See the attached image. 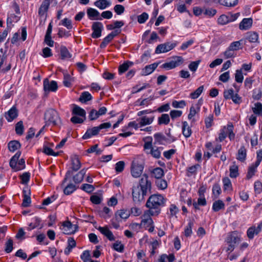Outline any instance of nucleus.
<instances>
[{
    "label": "nucleus",
    "mask_w": 262,
    "mask_h": 262,
    "mask_svg": "<svg viewBox=\"0 0 262 262\" xmlns=\"http://www.w3.org/2000/svg\"><path fill=\"white\" fill-rule=\"evenodd\" d=\"M61 229L65 234H72L75 232V230L73 229V225L69 221H65L62 223Z\"/></svg>",
    "instance_id": "obj_22"
},
{
    "label": "nucleus",
    "mask_w": 262,
    "mask_h": 262,
    "mask_svg": "<svg viewBox=\"0 0 262 262\" xmlns=\"http://www.w3.org/2000/svg\"><path fill=\"white\" fill-rule=\"evenodd\" d=\"M200 167V165L195 164L194 165H192L191 166L188 167L187 168L186 171L187 173L186 175L187 177H191L192 175H195L196 174L197 169Z\"/></svg>",
    "instance_id": "obj_49"
},
{
    "label": "nucleus",
    "mask_w": 262,
    "mask_h": 262,
    "mask_svg": "<svg viewBox=\"0 0 262 262\" xmlns=\"http://www.w3.org/2000/svg\"><path fill=\"white\" fill-rule=\"evenodd\" d=\"M81 189L86 192L90 193L94 190L95 187L91 184H83L81 186Z\"/></svg>",
    "instance_id": "obj_59"
},
{
    "label": "nucleus",
    "mask_w": 262,
    "mask_h": 262,
    "mask_svg": "<svg viewBox=\"0 0 262 262\" xmlns=\"http://www.w3.org/2000/svg\"><path fill=\"white\" fill-rule=\"evenodd\" d=\"M262 230V221L259 222L257 227L252 226L249 227L247 231V235L249 239H252L254 238L255 235L258 234Z\"/></svg>",
    "instance_id": "obj_14"
},
{
    "label": "nucleus",
    "mask_w": 262,
    "mask_h": 262,
    "mask_svg": "<svg viewBox=\"0 0 262 262\" xmlns=\"http://www.w3.org/2000/svg\"><path fill=\"white\" fill-rule=\"evenodd\" d=\"M113 39L111 37V36L108 34L103 39V41L100 45V48L101 49L105 48L106 46L111 42Z\"/></svg>",
    "instance_id": "obj_62"
},
{
    "label": "nucleus",
    "mask_w": 262,
    "mask_h": 262,
    "mask_svg": "<svg viewBox=\"0 0 262 262\" xmlns=\"http://www.w3.org/2000/svg\"><path fill=\"white\" fill-rule=\"evenodd\" d=\"M144 142L143 145L144 150L147 154H150L156 159H159L161 157L160 148L162 147H154L152 146V138L151 136H147L143 139Z\"/></svg>",
    "instance_id": "obj_2"
},
{
    "label": "nucleus",
    "mask_w": 262,
    "mask_h": 262,
    "mask_svg": "<svg viewBox=\"0 0 262 262\" xmlns=\"http://www.w3.org/2000/svg\"><path fill=\"white\" fill-rule=\"evenodd\" d=\"M254 106L252 110L253 113L259 116H262V103L260 102H256L254 104Z\"/></svg>",
    "instance_id": "obj_48"
},
{
    "label": "nucleus",
    "mask_w": 262,
    "mask_h": 262,
    "mask_svg": "<svg viewBox=\"0 0 262 262\" xmlns=\"http://www.w3.org/2000/svg\"><path fill=\"white\" fill-rule=\"evenodd\" d=\"M200 111V107H198L197 108L194 106L192 105L190 108L189 113L188 115V119L191 120L192 118Z\"/></svg>",
    "instance_id": "obj_61"
},
{
    "label": "nucleus",
    "mask_w": 262,
    "mask_h": 262,
    "mask_svg": "<svg viewBox=\"0 0 262 262\" xmlns=\"http://www.w3.org/2000/svg\"><path fill=\"white\" fill-rule=\"evenodd\" d=\"M258 166L256 165L255 164L253 163L249 167L246 175V179L249 180L255 175L257 167Z\"/></svg>",
    "instance_id": "obj_44"
},
{
    "label": "nucleus",
    "mask_w": 262,
    "mask_h": 262,
    "mask_svg": "<svg viewBox=\"0 0 262 262\" xmlns=\"http://www.w3.org/2000/svg\"><path fill=\"white\" fill-rule=\"evenodd\" d=\"M44 119L46 125H57L61 123L58 112L54 109H49L45 113Z\"/></svg>",
    "instance_id": "obj_4"
},
{
    "label": "nucleus",
    "mask_w": 262,
    "mask_h": 262,
    "mask_svg": "<svg viewBox=\"0 0 262 262\" xmlns=\"http://www.w3.org/2000/svg\"><path fill=\"white\" fill-rule=\"evenodd\" d=\"M15 132L18 135H23L24 130L23 122L22 121H19L15 125Z\"/></svg>",
    "instance_id": "obj_56"
},
{
    "label": "nucleus",
    "mask_w": 262,
    "mask_h": 262,
    "mask_svg": "<svg viewBox=\"0 0 262 262\" xmlns=\"http://www.w3.org/2000/svg\"><path fill=\"white\" fill-rule=\"evenodd\" d=\"M18 115V110L15 106H13L8 112L5 114V117L8 122H12L16 118Z\"/></svg>",
    "instance_id": "obj_17"
},
{
    "label": "nucleus",
    "mask_w": 262,
    "mask_h": 262,
    "mask_svg": "<svg viewBox=\"0 0 262 262\" xmlns=\"http://www.w3.org/2000/svg\"><path fill=\"white\" fill-rule=\"evenodd\" d=\"M170 122V117L167 114H163L158 118V124L161 125H167Z\"/></svg>",
    "instance_id": "obj_43"
},
{
    "label": "nucleus",
    "mask_w": 262,
    "mask_h": 262,
    "mask_svg": "<svg viewBox=\"0 0 262 262\" xmlns=\"http://www.w3.org/2000/svg\"><path fill=\"white\" fill-rule=\"evenodd\" d=\"M13 249V241L11 238H9L6 242L5 251L7 253H9L12 251Z\"/></svg>",
    "instance_id": "obj_58"
},
{
    "label": "nucleus",
    "mask_w": 262,
    "mask_h": 262,
    "mask_svg": "<svg viewBox=\"0 0 262 262\" xmlns=\"http://www.w3.org/2000/svg\"><path fill=\"white\" fill-rule=\"evenodd\" d=\"M218 24L221 25H225L230 23L228 15L223 14L221 15L217 19Z\"/></svg>",
    "instance_id": "obj_57"
},
{
    "label": "nucleus",
    "mask_w": 262,
    "mask_h": 262,
    "mask_svg": "<svg viewBox=\"0 0 262 262\" xmlns=\"http://www.w3.org/2000/svg\"><path fill=\"white\" fill-rule=\"evenodd\" d=\"M86 171V169H82L73 177V180L76 184L80 183L83 180L84 176Z\"/></svg>",
    "instance_id": "obj_34"
},
{
    "label": "nucleus",
    "mask_w": 262,
    "mask_h": 262,
    "mask_svg": "<svg viewBox=\"0 0 262 262\" xmlns=\"http://www.w3.org/2000/svg\"><path fill=\"white\" fill-rule=\"evenodd\" d=\"M166 199L161 194H154L148 199L146 206L152 212V214L158 215L161 211V208L165 206Z\"/></svg>",
    "instance_id": "obj_1"
},
{
    "label": "nucleus",
    "mask_w": 262,
    "mask_h": 262,
    "mask_svg": "<svg viewBox=\"0 0 262 262\" xmlns=\"http://www.w3.org/2000/svg\"><path fill=\"white\" fill-rule=\"evenodd\" d=\"M103 29V26L102 23L99 21H95L92 26L93 32L91 37L93 38H98L101 36V33Z\"/></svg>",
    "instance_id": "obj_12"
},
{
    "label": "nucleus",
    "mask_w": 262,
    "mask_h": 262,
    "mask_svg": "<svg viewBox=\"0 0 262 262\" xmlns=\"http://www.w3.org/2000/svg\"><path fill=\"white\" fill-rule=\"evenodd\" d=\"M134 63L130 61H126L119 67L118 72L121 75L128 70L129 67H132Z\"/></svg>",
    "instance_id": "obj_38"
},
{
    "label": "nucleus",
    "mask_w": 262,
    "mask_h": 262,
    "mask_svg": "<svg viewBox=\"0 0 262 262\" xmlns=\"http://www.w3.org/2000/svg\"><path fill=\"white\" fill-rule=\"evenodd\" d=\"M41 219L38 217H35L32 219V221L29 225L28 230H31L40 226Z\"/></svg>",
    "instance_id": "obj_47"
},
{
    "label": "nucleus",
    "mask_w": 262,
    "mask_h": 262,
    "mask_svg": "<svg viewBox=\"0 0 262 262\" xmlns=\"http://www.w3.org/2000/svg\"><path fill=\"white\" fill-rule=\"evenodd\" d=\"M229 176L231 178H236L239 176L238 166L236 162H232V165L229 167Z\"/></svg>",
    "instance_id": "obj_33"
},
{
    "label": "nucleus",
    "mask_w": 262,
    "mask_h": 262,
    "mask_svg": "<svg viewBox=\"0 0 262 262\" xmlns=\"http://www.w3.org/2000/svg\"><path fill=\"white\" fill-rule=\"evenodd\" d=\"M252 19L251 18H244L240 23L239 28L241 30H248L252 26Z\"/></svg>",
    "instance_id": "obj_35"
},
{
    "label": "nucleus",
    "mask_w": 262,
    "mask_h": 262,
    "mask_svg": "<svg viewBox=\"0 0 262 262\" xmlns=\"http://www.w3.org/2000/svg\"><path fill=\"white\" fill-rule=\"evenodd\" d=\"M247 150L244 146H242L238 150L236 159L241 162H244L246 160Z\"/></svg>",
    "instance_id": "obj_29"
},
{
    "label": "nucleus",
    "mask_w": 262,
    "mask_h": 262,
    "mask_svg": "<svg viewBox=\"0 0 262 262\" xmlns=\"http://www.w3.org/2000/svg\"><path fill=\"white\" fill-rule=\"evenodd\" d=\"M129 212L125 209H121L115 213L116 220L121 221L122 219H127L129 216Z\"/></svg>",
    "instance_id": "obj_27"
},
{
    "label": "nucleus",
    "mask_w": 262,
    "mask_h": 262,
    "mask_svg": "<svg viewBox=\"0 0 262 262\" xmlns=\"http://www.w3.org/2000/svg\"><path fill=\"white\" fill-rule=\"evenodd\" d=\"M182 134L186 138H188L191 136L192 132L191 127L189 126L187 122L183 121L182 122Z\"/></svg>",
    "instance_id": "obj_31"
},
{
    "label": "nucleus",
    "mask_w": 262,
    "mask_h": 262,
    "mask_svg": "<svg viewBox=\"0 0 262 262\" xmlns=\"http://www.w3.org/2000/svg\"><path fill=\"white\" fill-rule=\"evenodd\" d=\"M151 176L156 180L161 179L164 176V170L161 167H156L150 170Z\"/></svg>",
    "instance_id": "obj_26"
},
{
    "label": "nucleus",
    "mask_w": 262,
    "mask_h": 262,
    "mask_svg": "<svg viewBox=\"0 0 262 262\" xmlns=\"http://www.w3.org/2000/svg\"><path fill=\"white\" fill-rule=\"evenodd\" d=\"M113 248L118 252L122 253L124 251V246L121 244V242L119 241H117L113 245Z\"/></svg>",
    "instance_id": "obj_55"
},
{
    "label": "nucleus",
    "mask_w": 262,
    "mask_h": 262,
    "mask_svg": "<svg viewBox=\"0 0 262 262\" xmlns=\"http://www.w3.org/2000/svg\"><path fill=\"white\" fill-rule=\"evenodd\" d=\"M7 59V50H5L3 55L0 54V71L3 73H6L11 69V64L10 63L7 64L5 68H2L3 66L6 64V60Z\"/></svg>",
    "instance_id": "obj_15"
},
{
    "label": "nucleus",
    "mask_w": 262,
    "mask_h": 262,
    "mask_svg": "<svg viewBox=\"0 0 262 262\" xmlns=\"http://www.w3.org/2000/svg\"><path fill=\"white\" fill-rule=\"evenodd\" d=\"M155 138V144H158L159 145H165L167 139L161 133H156L154 135Z\"/></svg>",
    "instance_id": "obj_30"
},
{
    "label": "nucleus",
    "mask_w": 262,
    "mask_h": 262,
    "mask_svg": "<svg viewBox=\"0 0 262 262\" xmlns=\"http://www.w3.org/2000/svg\"><path fill=\"white\" fill-rule=\"evenodd\" d=\"M21 146L20 143L16 140L11 141L8 144L9 150L11 152H14Z\"/></svg>",
    "instance_id": "obj_46"
},
{
    "label": "nucleus",
    "mask_w": 262,
    "mask_h": 262,
    "mask_svg": "<svg viewBox=\"0 0 262 262\" xmlns=\"http://www.w3.org/2000/svg\"><path fill=\"white\" fill-rule=\"evenodd\" d=\"M72 167L71 169L73 171H77L81 167V164L79 159L76 156L71 158Z\"/></svg>",
    "instance_id": "obj_37"
},
{
    "label": "nucleus",
    "mask_w": 262,
    "mask_h": 262,
    "mask_svg": "<svg viewBox=\"0 0 262 262\" xmlns=\"http://www.w3.org/2000/svg\"><path fill=\"white\" fill-rule=\"evenodd\" d=\"M242 41V40L233 41L230 43L228 47L235 52V51L242 48L241 43Z\"/></svg>",
    "instance_id": "obj_53"
},
{
    "label": "nucleus",
    "mask_w": 262,
    "mask_h": 262,
    "mask_svg": "<svg viewBox=\"0 0 262 262\" xmlns=\"http://www.w3.org/2000/svg\"><path fill=\"white\" fill-rule=\"evenodd\" d=\"M225 208L224 203L220 200L215 201L212 205V210L215 212H217L221 209Z\"/></svg>",
    "instance_id": "obj_45"
},
{
    "label": "nucleus",
    "mask_w": 262,
    "mask_h": 262,
    "mask_svg": "<svg viewBox=\"0 0 262 262\" xmlns=\"http://www.w3.org/2000/svg\"><path fill=\"white\" fill-rule=\"evenodd\" d=\"M72 114L76 116H79L84 119L86 118V112L85 110L77 105H74L72 110Z\"/></svg>",
    "instance_id": "obj_36"
},
{
    "label": "nucleus",
    "mask_w": 262,
    "mask_h": 262,
    "mask_svg": "<svg viewBox=\"0 0 262 262\" xmlns=\"http://www.w3.org/2000/svg\"><path fill=\"white\" fill-rule=\"evenodd\" d=\"M204 85H201L199 86L194 92L190 93V97L192 99L198 98L201 95V94L204 91Z\"/></svg>",
    "instance_id": "obj_50"
},
{
    "label": "nucleus",
    "mask_w": 262,
    "mask_h": 262,
    "mask_svg": "<svg viewBox=\"0 0 262 262\" xmlns=\"http://www.w3.org/2000/svg\"><path fill=\"white\" fill-rule=\"evenodd\" d=\"M21 152L17 151L10 159L9 165L14 171H17L25 169V160L21 158L19 160Z\"/></svg>",
    "instance_id": "obj_5"
},
{
    "label": "nucleus",
    "mask_w": 262,
    "mask_h": 262,
    "mask_svg": "<svg viewBox=\"0 0 262 262\" xmlns=\"http://www.w3.org/2000/svg\"><path fill=\"white\" fill-rule=\"evenodd\" d=\"M146 194L142 191L139 186H134L132 188V197L134 202L139 204L144 200V197Z\"/></svg>",
    "instance_id": "obj_8"
},
{
    "label": "nucleus",
    "mask_w": 262,
    "mask_h": 262,
    "mask_svg": "<svg viewBox=\"0 0 262 262\" xmlns=\"http://www.w3.org/2000/svg\"><path fill=\"white\" fill-rule=\"evenodd\" d=\"M86 13L88 18L90 20H102V18L100 15V13L95 9L92 8H88Z\"/></svg>",
    "instance_id": "obj_18"
},
{
    "label": "nucleus",
    "mask_w": 262,
    "mask_h": 262,
    "mask_svg": "<svg viewBox=\"0 0 262 262\" xmlns=\"http://www.w3.org/2000/svg\"><path fill=\"white\" fill-rule=\"evenodd\" d=\"M140 188L144 193L147 194L148 191L151 188V182L148 180V177L146 174H144L140 180Z\"/></svg>",
    "instance_id": "obj_10"
},
{
    "label": "nucleus",
    "mask_w": 262,
    "mask_h": 262,
    "mask_svg": "<svg viewBox=\"0 0 262 262\" xmlns=\"http://www.w3.org/2000/svg\"><path fill=\"white\" fill-rule=\"evenodd\" d=\"M94 5L99 9L103 10L109 7L111 3L108 0H97L94 2Z\"/></svg>",
    "instance_id": "obj_28"
},
{
    "label": "nucleus",
    "mask_w": 262,
    "mask_h": 262,
    "mask_svg": "<svg viewBox=\"0 0 262 262\" xmlns=\"http://www.w3.org/2000/svg\"><path fill=\"white\" fill-rule=\"evenodd\" d=\"M244 79V76L242 73V70H236L235 74V80L237 83H242Z\"/></svg>",
    "instance_id": "obj_60"
},
{
    "label": "nucleus",
    "mask_w": 262,
    "mask_h": 262,
    "mask_svg": "<svg viewBox=\"0 0 262 262\" xmlns=\"http://www.w3.org/2000/svg\"><path fill=\"white\" fill-rule=\"evenodd\" d=\"M144 166L141 164H139V161L137 160H134L132 163L131 174L135 178H139L143 172Z\"/></svg>",
    "instance_id": "obj_9"
},
{
    "label": "nucleus",
    "mask_w": 262,
    "mask_h": 262,
    "mask_svg": "<svg viewBox=\"0 0 262 262\" xmlns=\"http://www.w3.org/2000/svg\"><path fill=\"white\" fill-rule=\"evenodd\" d=\"M177 46L175 42H167L158 45L155 50L156 54L167 52L173 49Z\"/></svg>",
    "instance_id": "obj_11"
},
{
    "label": "nucleus",
    "mask_w": 262,
    "mask_h": 262,
    "mask_svg": "<svg viewBox=\"0 0 262 262\" xmlns=\"http://www.w3.org/2000/svg\"><path fill=\"white\" fill-rule=\"evenodd\" d=\"M186 105L185 100H181L179 101L174 100L172 102V106L174 108H183Z\"/></svg>",
    "instance_id": "obj_63"
},
{
    "label": "nucleus",
    "mask_w": 262,
    "mask_h": 262,
    "mask_svg": "<svg viewBox=\"0 0 262 262\" xmlns=\"http://www.w3.org/2000/svg\"><path fill=\"white\" fill-rule=\"evenodd\" d=\"M51 1L52 0H44L42 2L38 10V15L40 16H43L46 14L49 8Z\"/></svg>",
    "instance_id": "obj_23"
},
{
    "label": "nucleus",
    "mask_w": 262,
    "mask_h": 262,
    "mask_svg": "<svg viewBox=\"0 0 262 262\" xmlns=\"http://www.w3.org/2000/svg\"><path fill=\"white\" fill-rule=\"evenodd\" d=\"M99 133V130L97 126L88 128L82 136V139L84 140L90 139L93 136L97 135Z\"/></svg>",
    "instance_id": "obj_25"
},
{
    "label": "nucleus",
    "mask_w": 262,
    "mask_h": 262,
    "mask_svg": "<svg viewBox=\"0 0 262 262\" xmlns=\"http://www.w3.org/2000/svg\"><path fill=\"white\" fill-rule=\"evenodd\" d=\"M238 3V0H220V4L226 7H234Z\"/></svg>",
    "instance_id": "obj_52"
},
{
    "label": "nucleus",
    "mask_w": 262,
    "mask_h": 262,
    "mask_svg": "<svg viewBox=\"0 0 262 262\" xmlns=\"http://www.w3.org/2000/svg\"><path fill=\"white\" fill-rule=\"evenodd\" d=\"M194 220H190L188 223L187 225L185 227L184 230V235L186 237H190L192 233V227L194 226Z\"/></svg>",
    "instance_id": "obj_40"
},
{
    "label": "nucleus",
    "mask_w": 262,
    "mask_h": 262,
    "mask_svg": "<svg viewBox=\"0 0 262 262\" xmlns=\"http://www.w3.org/2000/svg\"><path fill=\"white\" fill-rule=\"evenodd\" d=\"M246 39L250 42H256L258 40V35L255 32H248L247 33Z\"/></svg>",
    "instance_id": "obj_41"
},
{
    "label": "nucleus",
    "mask_w": 262,
    "mask_h": 262,
    "mask_svg": "<svg viewBox=\"0 0 262 262\" xmlns=\"http://www.w3.org/2000/svg\"><path fill=\"white\" fill-rule=\"evenodd\" d=\"M93 97L89 92H83L81 93L79 100L82 103H85L88 101H90L92 99Z\"/></svg>",
    "instance_id": "obj_42"
},
{
    "label": "nucleus",
    "mask_w": 262,
    "mask_h": 262,
    "mask_svg": "<svg viewBox=\"0 0 262 262\" xmlns=\"http://www.w3.org/2000/svg\"><path fill=\"white\" fill-rule=\"evenodd\" d=\"M184 59L181 56H176L173 60L169 62H165L161 66V68L166 70H171L183 64Z\"/></svg>",
    "instance_id": "obj_7"
},
{
    "label": "nucleus",
    "mask_w": 262,
    "mask_h": 262,
    "mask_svg": "<svg viewBox=\"0 0 262 262\" xmlns=\"http://www.w3.org/2000/svg\"><path fill=\"white\" fill-rule=\"evenodd\" d=\"M23 200L22 203V206L24 207H27L30 206L31 200L30 198V191H27L26 190H23Z\"/></svg>",
    "instance_id": "obj_32"
},
{
    "label": "nucleus",
    "mask_w": 262,
    "mask_h": 262,
    "mask_svg": "<svg viewBox=\"0 0 262 262\" xmlns=\"http://www.w3.org/2000/svg\"><path fill=\"white\" fill-rule=\"evenodd\" d=\"M98 230L101 234L106 236L110 241H113L115 240V237L112 232L108 229L107 226L99 227Z\"/></svg>",
    "instance_id": "obj_24"
},
{
    "label": "nucleus",
    "mask_w": 262,
    "mask_h": 262,
    "mask_svg": "<svg viewBox=\"0 0 262 262\" xmlns=\"http://www.w3.org/2000/svg\"><path fill=\"white\" fill-rule=\"evenodd\" d=\"M43 90L46 93L50 92H56L58 89L57 83L54 80L50 81L48 78L43 80Z\"/></svg>",
    "instance_id": "obj_13"
},
{
    "label": "nucleus",
    "mask_w": 262,
    "mask_h": 262,
    "mask_svg": "<svg viewBox=\"0 0 262 262\" xmlns=\"http://www.w3.org/2000/svg\"><path fill=\"white\" fill-rule=\"evenodd\" d=\"M60 58L62 60L69 59L72 57V54L69 52L66 47L61 46L60 49Z\"/></svg>",
    "instance_id": "obj_39"
},
{
    "label": "nucleus",
    "mask_w": 262,
    "mask_h": 262,
    "mask_svg": "<svg viewBox=\"0 0 262 262\" xmlns=\"http://www.w3.org/2000/svg\"><path fill=\"white\" fill-rule=\"evenodd\" d=\"M159 62H154L151 64L146 66L142 69L141 75L147 76L151 74L158 67Z\"/></svg>",
    "instance_id": "obj_20"
},
{
    "label": "nucleus",
    "mask_w": 262,
    "mask_h": 262,
    "mask_svg": "<svg viewBox=\"0 0 262 262\" xmlns=\"http://www.w3.org/2000/svg\"><path fill=\"white\" fill-rule=\"evenodd\" d=\"M234 126L231 122H228L227 125L224 126L220 129L219 137L216 141H223L228 136L230 140L232 141L235 138V134L233 133Z\"/></svg>",
    "instance_id": "obj_3"
},
{
    "label": "nucleus",
    "mask_w": 262,
    "mask_h": 262,
    "mask_svg": "<svg viewBox=\"0 0 262 262\" xmlns=\"http://www.w3.org/2000/svg\"><path fill=\"white\" fill-rule=\"evenodd\" d=\"M223 95L225 99H232L233 103L236 104H239L242 102V98L237 93L234 94V90L232 89L225 90Z\"/></svg>",
    "instance_id": "obj_6"
},
{
    "label": "nucleus",
    "mask_w": 262,
    "mask_h": 262,
    "mask_svg": "<svg viewBox=\"0 0 262 262\" xmlns=\"http://www.w3.org/2000/svg\"><path fill=\"white\" fill-rule=\"evenodd\" d=\"M151 216L158 215L152 214V212H150L149 210L145 211L141 216V224L144 225H152L154 224V222Z\"/></svg>",
    "instance_id": "obj_16"
},
{
    "label": "nucleus",
    "mask_w": 262,
    "mask_h": 262,
    "mask_svg": "<svg viewBox=\"0 0 262 262\" xmlns=\"http://www.w3.org/2000/svg\"><path fill=\"white\" fill-rule=\"evenodd\" d=\"M156 184L157 187L161 190H164L167 187V183L166 180L159 179L156 180Z\"/></svg>",
    "instance_id": "obj_54"
},
{
    "label": "nucleus",
    "mask_w": 262,
    "mask_h": 262,
    "mask_svg": "<svg viewBox=\"0 0 262 262\" xmlns=\"http://www.w3.org/2000/svg\"><path fill=\"white\" fill-rule=\"evenodd\" d=\"M155 119V116H152L148 117L147 116H143L137 119L139 122V126L142 127L145 125L151 124Z\"/></svg>",
    "instance_id": "obj_21"
},
{
    "label": "nucleus",
    "mask_w": 262,
    "mask_h": 262,
    "mask_svg": "<svg viewBox=\"0 0 262 262\" xmlns=\"http://www.w3.org/2000/svg\"><path fill=\"white\" fill-rule=\"evenodd\" d=\"M236 53L229 47L224 52V55L226 59L233 58L236 56Z\"/></svg>",
    "instance_id": "obj_64"
},
{
    "label": "nucleus",
    "mask_w": 262,
    "mask_h": 262,
    "mask_svg": "<svg viewBox=\"0 0 262 262\" xmlns=\"http://www.w3.org/2000/svg\"><path fill=\"white\" fill-rule=\"evenodd\" d=\"M76 190V186L70 183L63 189V192L66 195H70Z\"/></svg>",
    "instance_id": "obj_51"
},
{
    "label": "nucleus",
    "mask_w": 262,
    "mask_h": 262,
    "mask_svg": "<svg viewBox=\"0 0 262 262\" xmlns=\"http://www.w3.org/2000/svg\"><path fill=\"white\" fill-rule=\"evenodd\" d=\"M240 240V237L238 236L237 232L234 231L228 233L226 239V242L227 243L235 245L237 243L239 242Z\"/></svg>",
    "instance_id": "obj_19"
}]
</instances>
